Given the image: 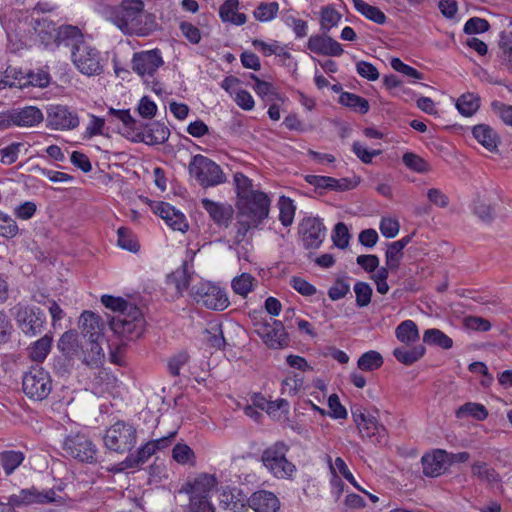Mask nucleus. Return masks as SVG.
I'll return each instance as SVG.
<instances>
[{
  "label": "nucleus",
  "instance_id": "obj_1",
  "mask_svg": "<svg viewBox=\"0 0 512 512\" xmlns=\"http://www.w3.org/2000/svg\"><path fill=\"white\" fill-rule=\"evenodd\" d=\"M106 18L126 35L149 36L158 28L156 16L144 10L142 0H122L109 6Z\"/></svg>",
  "mask_w": 512,
  "mask_h": 512
},
{
  "label": "nucleus",
  "instance_id": "obj_2",
  "mask_svg": "<svg viewBox=\"0 0 512 512\" xmlns=\"http://www.w3.org/2000/svg\"><path fill=\"white\" fill-rule=\"evenodd\" d=\"M289 450L284 441H277L262 452L263 465L278 479H291L296 472V466L286 458Z\"/></svg>",
  "mask_w": 512,
  "mask_h": 512
},
{
  "label": "nucleus",
  "instance_id": "obj_3",
  "mask_svg": "<svg viewBox=\"0 0 512 512\" xmlns=\"http://www.w3.org/2000/svg\"><path fill=\"white\" fill-rule=\"evenodd\" d=\"M103 440L110 451L120 454L130 452L137 443V430L131 423L118 420L106 429Z\"/></svg>",
  "mask_w": 512,
  "mask_h": 512
},
{
  "label": "nucleus",
  "instance_id": "obj_4",
  "mask_svg": "<svg viewBox=\"0 0 512 512\" xmlns=\"http://www.w3.org/2000/svg\"><path fill=\"white\" fill-rule=\"evenodd\" d=\"M189 294L197 304L214 311H223L230 304L225 289L206 280L193 284Z\"/></svg>",
  "mask_w": 512,
  "mask_h": 512
},
{
  "label": "nucleus",
  "instance_id": "obj_5",
  "mask_svg": "<svg viewBox=\"0 0 512 512\" xmlns=\"http://www.w3.org/2000/svg\"><path fill=\"white\" fill-rule=\"evenodd\" d=\"M217 485V479L212 474H201L189 484L190 495L187 512H215L210 502L211 492Z\"/></svg>",
  "mask_w": 512,
  "mask_h": 512
},
{
  "label": "nucleus",
  "instance_id": "obj_6",
  "mask_svg": "<svg viewBox=\"0 0 512 512\" xmlns=\"http://www.w3.org/2000/svg\"><path fill=\"white\" fill-rule=\"evenodd\" d=\"M52 378L50 373L40 365L30 367L22 378V390L31 400L42 401L52 391Z\"/></svg>",
  "mask_w": 512,
  "mask_h": 512
},
{
  "label": "nucleus",
  "instance_id": "obj_7",
  "mask_svg": "<svg viewBox=\"0 0 512 512\" xmlns=\"http://www.w3.org/2000/svg\"><path fill=\"white\" fill-rule=\"evenodd\" d=\"M189 174L204 188L217 186L226 181L221 167L210 158L195 155L188 166Z\"/></svg>",
  "mask_w": 512,
  "mask_h": 512
},
{
  "label": "nucleus",
  "instance_id": "obj_8",
  "mask_svg": "<svg viewBox=\"0 0 512 512\" xmlns=\"http://www.w3.org/2000/svg\"><path fill=\"white\" fill-rule=\"evenodd\" d=\"M10 311L25 336L35 337L43 332L46 315L39 307L18 303Z\"/></svg>",
  "mask_w": 512,
  "mask_h": 512
},
{
  "label": "nucleus",
  "instance_id": "obj_9",
  "mask_svg": "<svg viewBox=\"0 0 512 512\" xmlns=\"http://www.w3.org/2000/svg\"><path fill=\"white\" fill-rule=\"evenodd\" d=\"M145 327V320L140 309L130 307V310L122 314H117L110 320V328L114 333L127 340L139 338Z\"/></svg>",
  "mask_w": 512,
  "mask_h": 512
},
{
  "label": "nucleus",
  "instance_id": "obj_10",
  "mask_svg": "<svg viewBox=\"0 0 512 512\" xmlns=\"http://www.w3.org/2000/svg\"><path fill=\"white\" fill-rule=\"evenodd\" d=\"M270 204L269 196L262 191L256 190L238 200V217L253 218L262 223L269 215Z\"/></svg>",
  "mask_w": 512,
  "mask_h": 512
},
{
  "label": "nucleus",
  "instance_id": "obj_11",
  "mask_svg": "<svg viewBox=\"0 0 512 512\" xmlns=\"http://www.w3.org/2000/svg\"><path fill=\"white\" fill-rule=\"evenodd\" d=\"M65 454L82 463H95L97 448L84 434H70L63 442Z\"/></svg>",
  "mask_w": 512,
  "mask_h": 512
},
{
  "label": "nucleus",
  "instance_id": "obj_12",
  "mask_svg": "<svg viewBox=\"0 0 512 512\" xmlns=\"http://www.w3.org/2000/svg\"><path fill=\"white\" fill-rule=\"evenodd\" d=\"M72 61L82 74L93 76L103 72L100 52L86 41L72 50Z\"/></svg>",
  "mask_w": 512,
  "mask_h": 512
},
{
  "label": "nucleus",
  "instance_id": "obj_13",
  "mask_svg": "<svg viewBox=\"0 0 512 512\" xmlns=\"http://www.w3.org/2000/svg\"><path fill=\"white\" fill-rule=\"evenodd\" d=\"M131 63L132 70L145 80L154 77L164 60L161 50L155 48L134 53Z\"/></svg>",
  "mask_w": 512,
  "mask_h": 512
},
{
  "label": "nucleus",
  "instance_id": "obj_14",
  "mask_svg": "<svg viewBox=\"0 0 512 512\" xmlns=\"http://www.w3.org/2000/svg\"><path fill=\"white\" fill-rule=\"evenodd\" d=\"M80 120L76 111L65 105H51L47 108L46 126L52 130H73Z\"/></svg>",
  "mask_w": 512,
  "mask_h": 512
},
{
  "label": "nucleus",
  "instance_id": "obj_15",
  "mask_svg": "<svg viewBox=\"0 0 512 512\" xmlns=\"http://www.w3.org/2000/svg\"><path fill=\"white\" fill-rule=\"evenodd\" d=\"M351 414L362 438H375L379 441L385 436L386 430L378 422L376 417L367 413L366 409L360 405L351 407Z\"/></svg>",
  "mask_w": 512,
  "mask_h": 512
},
{
  "label": "nucleus",
  "instance_id": "obj_16",
  "mask_svg": "<svg viewBox=\"0 0 512 512\" xmlns=\"http://www.w3.org/2000/svg\"><path fill=\"white\" fill-rule=\"evenodd\" d=\"M255 333L270 348L278 349L288 344V337L281 321L257 322L254 324Z\"/></svg>",
  "mask_w": 512,
  "mask_h": 512
},
{
  "label": "nucleus",
  "instance_id": "obj_17",
  "mask_svg": "<svg viewBox=\"0 0 512 512\" xmlns=\"http://www.w3.org/2000/svg\"><path fill=\"white\" fill-rule=\"evenodd\" d=\"M170 136L169 129L159 121H154L149 124L139 122L137 130H135L131 141L143 142L147 145H158L165 143Z\"/></svg>",
  "mask_w": 512,
  "mask_h": 512
},
{
  "label": "nucleus",
  "instance_id": "obj_18",
  "mask_svg": "<svg viewBox=\"0 0 512 512\" xmlns=\"http://www.w3.org/2000/svg\"><path fill=\"white\" fill-rule=\"evenodd\" d=\"M299 232L302 235L303 246L306 249L318 248L326 235V227L317 217L304 218L300 224Z\"/></svg>",
  "mask_w": 512,
  "mask_h": 512
},
{
  "label": "nucleus",
  "instance_id": "obj_19",
  "mask_svg": "<svg viewBox=\"0 0 512 512\" xmlns=\"http://www.w3.org/2000/svg\"><path fill=\"white\" fill-rule=\"evenodd\" d=\"M220 507L228 512H244L248 509V497L237 487H225L219 494Z\"/></svg>",
  "mask_w": 512,
  "mask_h": 512
},
{
  "label": "nucleus",
  "instance_id": "obj_20",
  "mask_svg": "<svg viewBox=\"0 0 512 512\" xmlns=\"http://www.w3.org/2000/svg\"><path fill=\"white\" fill-rule=\"evenodd\" d=\"M155 214L159 215L168 226L173 230L185 232L188 229V223L183 213L176 210L166 202H158L153 207Z\"/></svg>",
  "mask_w": 512,
  "mask_h": 512
},
{
  "label": "nucleus",
  "instance_id": "obj_21",
  "mask_svg": "<svg viewBox=\"0 0 512 512\" xmlns=\"http://www.w3.org/2000/svg\"><path fill=\"white\" fill-rule=\"evenodd\" d=\"M248 508L255 512H278L280 500L271 491L257 490L248 497Z\"/></svg>",
  "mask_w": 512,
  "mask_h": 512
},
{
  "label": "nucleus",
  "instance_id": "obj_22",
  "mask_svg": "<svg viewBox=\"0 0 512 512\" xmlns=\"http://www.w3.org/2000/svg\"><path fill=\"white\" fill-rule=\"evenodd\" d=\"M307 47L310 51L326 55V56H341L343 54V48L340 43L335 39L326 35H312L307 43Z\"/></svg>",
  "mask_w": 512,
  "mask_h": 512
},
{
  "label": "nucleus",
  "instance_id": "obj_23",
  "mask_svg": "<svg viewBox=\"0 0 512 512\" xmlns=\"http://www.w3.org/2000/svg\"><path fill=\"white\" fill-rule=\"evenodd\" d=\"M82 339H103L104 323L92 311H84L79 318Z\"/></svg>",
  "mask_w": 512,
  "mask_h": 512
},
{
  "label": "nucleus",
  "instance_id": "obj_24",
  "mask_svg": "<svg viewBox=\"0 0 512 512\" xmlns=\"http://www.w3.org/2000/svg\"><path fill=\"white\" fill-rule=\"evenodd\" d=\"M448 452L437 449L431 454H425L421 458L423 473L427 477H437L447 468Z\"/></svg>",
  "mask_w": 512,
  "mask_h": 512
},
{
  "label": "nucleus",
  "instance_id": "obj_25",
  "mask_svg": "<svg viewBox=\"0 0 512 512\" xmlns=\"http://www.w3.org/2000/svg\"><path fill=\"white\" fill-rule=\"evenodd\" d=\"M193 274L189 270L188 261L184 260L180 267L166 276V285L174 287L175 296L181 297L187 291Z\"/></svg>",
  "mask_w": 512,
  "mask_h": 512
},
{
  "label": "nucleus",
  "instance_id": "obj_26",
  "mask_svg": "<svg viewBox=\"0 0 512 512\" xmlns=\"http://www.w3.org/2000/svg\"><path fill=\"white\" fill-rule=\"evenodd\" d=\"M201 204L218 226H229L234 213L231 205L214 202L208 198L202 199Z\"/></svg>",
  "mask_w": 512,
  "mask_h": 512
},
{
  "label": "nucleus",
  "instance_id": "obj_27",
  "mask_svg": "<svg viewBox=\"0 0 512 512\" xmlns=\"http://www.w3.org/2000/svg\"><path fill=\"white\" fill-rule=\"evenodd\" d=\"M102 339H81L80 357L82 362L90 367H98L104 358L101 347Z\"/></svg>",
  "mask_w": 512,
  "mask_h": 512
},
{
  "label": "nucleus",
  "instance_id": "obj_28",
  "mask_svg": "<svg viewBox=\"0 0 512 512\" xmlns=\"http://www.w3.org/2000/svg\"><path fill=\"white\" fill-rule=\"evenodd\" d=\"M13 126L34 127L44 120L42 111L35 106L12 109Z\"/></svg>",
  "mask_w": 512,
  "mask_h": 512
},
{
  "label": "nucleus",
  "instance_id": "obj_29",
  "mask_svg": "<svg viewBox=\"0 0 512 512\" xmlns=\"http://www.w3.org/2000/svg\"><path fill=\"white\" fill-rule=\"evenodd\" d=\"M54 41L57 46H71L75 50L78 45L85 42L81 30L74 25H61L57 28V33L54 36Z\"/></svg>",
  "mask_w": 512,
  "mask_h": 512
},
{
  "label": "nucleus",
  "instance_id": "obj_30",
  "mask_svg": "<svg viewBox=\"0 0 512 512\" xmlns=\"http://www.w3.org/2000/svg\"><path fill=\"white\" fill-rule=\"evenodd\" d=\"M239 5V0H226L219 8V16L222 22L237 26L245 24L247 16L238 12Z\"/></svg>",
  "mask_w": 512,
  "mask_h": 512
},
{
  "label": "nucleus",
  "instance_id": "obj_31",
  "mask_svg": "<svg viewBox=\"0 0 512 512\" xmlns=\"http://www.w3.org/2000/svg\"><path fill=\"white\" fill-rule=\"evenodd\" d=\"M108 115L113 119H117L122 123V134L129 140H131L135 130L139 126L138 120H136L130 113L129 109H115L109 108Z\"/></svg>",
  "mask_w": 512,
  "mask_h": 512
},
{
  "label": "nucleus",
  "instance_id": "obj_32",
  "mask_svg": "<svg viewBox=\"0 0 512 512\" xmlns=\"http://www.w3.org/2000/svg\"><path fill=\"white\" fill-rule=\"evenodd\" d=\"M412 239V235H407L400 240L394 241L388 245V249L386 251V265L391 270H397L401 258L403 256V249L410 243Z\"/></svg>",
  "mask_w": 512,
  "mask_h": 512
},
{
  "label": "nucleus",
  "instance_id": "obj_33",
  "mask_svg": "<svg viewBox=\"0 0 512 512\" xmlns=\"http://www.w3.org/2000/svg\"><path fill=\"white\" fill-rule=\"evenodd\" d=\"M474 138L487 150L494 151L497 148L498 136L496 132L486 124H479L473 127Z\"/></svg>",
  "mask_w": 512,
  "mask_h": 512
},
{
  "label": "nucleus",
  "instance_id": "obj_34",
  "mask_svg": "<svg viewBox=\"0 0 512 512\" xmlns=\"http://www.w3.org/2000/svg\"><path fill=\"white\" fill-rule=\"evenodd\" d=\"M425 351V347L422 344H418L410 349L406 347H396L392 354L398 362L410 366L420 360L424 356Z\"/></svg>",
  "mask_w": 512,
  "mask_h": 512
},
{
  "label": "nucleus",
  "instance_id": "obj_35",
  "mask_svg": "<svg viewBox=\"0 0 512 512\" xmlns=\"http://www.w3.org/2000/svg\"><path fill=\"white\" fill-rule=\"evenodd\" d=\"M59 350L67 357H80L81 341L75 331H66L58 341Z\"/></svg>",
  "mask_w": 512,
  "mask_h": 512
},
{
  "label": "nucleus",
  "instance_id": "obj_36",
  "mask_svg": "<svg viewBox=\"0 0 512 512\" xmlns=\"http://www.w3.org/2000/svg\"><path fill=\"white\" fill-rule=\"evenodd\" d=\"M395 336L406 345H413L420 339L418 327L412 320L401 322L395 329Z\"/></svg>",
  "mask_w": 512,
  "mask_h": 512
},
{
  "label": "nucleus",
  "instance_id": "obj_37",
  "mask_svg": "<svg viewBox=\"0 0 512 512\" xmlns=\"http://www.w3.org/2000/svg\"><path fill=\"white\" fill-rule=\"evenodd\" d=\"M25 460V454L19 450H5L0 452V465L5 475H11Z\"/></svg>",
  "mask_w": 512,
  "mask_h": 512
},
{
  "label": "nucleus",
  "instance_id": "obj_38",
  "mask_svg": "<svg viewBox=\"0 0 512 512\" xmlns=\"http://www.w3.org/2000/svg\"><path fill=\"white\" fill-rule=\"evenodd\" d=\"M339 103L360 114H366L370 109L367 99L350 92H341Z\"/></svg>",
  "mask_w": 512,
  "mask_h": 512
},
{
  "label": "nucleus",
  "instance_id": "obj_39",
  "mask_svg": "<svg viewBox=\"0 0 512 512\" xmlns=\"http://www.w3.org/2000/svg\"><path fill=\"white\" fill-rule=\"evenodd\" d=\"M354 8L363 16L376 24L383 25L387 17L378 7L372 6L364 0H353Z\"/></svg>",
  "mask_w": 512,
  "mask_h": 512
},
{
  "label": "nucleus",
  "instance_id": "obj_40",
  "mask_svg": "<svg viewBox=\"0 0 512 512\" xmlns=\"http://www.w3.org/2000/svg\"><path fill=\"white\" fill-rule=\"evenodd\" d=\"M455 414L458 419L471 416L478 421H483L488 417V410L483 404L467 402L461 405Z\"/></svg>",
  "mask_w": 512,
  "mask_h": 512
},
{
  "label": "nucleus",
  "instance_id": "obj_41",
  "mask_svg": "<svg viewBox=\"0 0 512 512\" xmlns=\"http://www.w3.org/2000/svg\"><path fill=\"white\" fill-rule=\"evenodd\" d=\"M31 504H38L37 488L35 486L21 489L19 493L12 494L8 497V505L11 507H21Z\"/></svg>",
  "mask_w": 512,
  "mask_h": 512
},
{
  "label": "nucleus",
  "instance_id": "obj_42",
  "mask_svg": "<svg viewBox=\"0 0 512 512\" xmlns=\"http://www.w3.org/2000/svg\"><path fill=\"white\" fill-rule=\"evenodd\" d=\"M52 346V336L45 334L29 347V356L33 361L42 362L49 354Z\"/></svg>",
  "mask_w": 512,
  "mask_h": 512
},
{
  "label": "nucleus",
  "instance_id": "obj_43",
  "mask_svg": "<svg viewBox=\"0 0 512 512\" xmlns=\"http://www.w3.org/2000/svg\"><path fill=\"white\" fill-rule=\"evenodd\" d=\"M480 107V98L473 93L461 95L457 102L456 108L460 114L470 117L477 112Z\"/></svg>",
  "mask_w": 512,
  "mask_h": 512
},
{
  "label": "nucleus",
  "instance_id": "obj_44",
  "mask_svg": "<svg viewBox=\"0 0 512 512\" xmlns=\"http://www.w3.org/2000/svg\"><path fill=\"white\" fill-rule=\"evenodd\" d=\"M423 341L429 345L438 346L448 350L453 346V340L439 329H427L423 335Z\"/></svg>",
  "mask_w": 512,
  "mask_h": 512
},
{
  "label": "nucleus",
  "instance_id": "obj_45",
  "mask_svg": "<svg viewBox=\"0 0 512 512\" xmlns=\"http://www.w3.org/2000/svg\"><path fill=\"white\" fill-rule=\"evenodd\" d=\"M250 77L255 81L253 89L256 94L263 100L273 101L275 99L282 100L280 94L272 83L259 79L256 75L251 74Z\"/></svg>",
  "mask_w": 512,
  "mask_h": 512
},
{
  "label": "nucleus",
  "instance_id": "obj_46",
  "mask_svg": "<svg viewBox=\"0 0 512 512\" xmlns=\"http://www.w3.org/2000/svg\"><path fill=\"white\" fill-rule=\"evenodd\" d=\"M383 363L382 355L375 350H370L359 357L357 366L362 371H374L379 369Z\"/></svg>",
  "mask_w": 512,
  "mask_h": 512
},
{
  "label": "nucleus",
  "instance_id": "obj_47",
  "mask_svg": "<svg viewBox=\"0 0 512 512\" xmlns=\"http://www.w3.org/2000/svg\"><path fill=\"white\" fill-rule=\"evenodd\" d=\"M279 12L278 2H261L253 11V16L257 21L269 22L277 17Z\"/></svg>",
  "mask_w": 512,
  "mask_h": 512
},
{
  "label": "nucleus",
  "instance_id": "obj_48",
  "mask_svg": "<svg viewBox=\"0 0 512 512\" xmlns=\"http://www.w3.org/2000/svg\"><path fill=\"white\" fill-rule=\"evenodd\" d=\"M471 473L481 481L495 483L500 481V476L496 470L485 462H475L471 467Z\"/></svg>",
  "mask_w": 512,
  "mask_h": 512
},
{
  "label": "nucleus",
  "instance_id": "obj_49",
  "mask_svg": "<svg viewBox=\"0 0 512 512\" xmlns=\"http://www.w3.org/2000/svg\"><path fill=\"white\" fill-rule=\"evenodd\" d=\"M279 220L283 226L288 227L293 223L296 207L293 201L286 196H281L279 201Z\"/></svg>",
  "mask_w": 512,
  "mask_h": 512
},
{
  "label": "nucleus",
  "instance_id": "obj_50",
  "mask_svg": "<svg viewBox=\"0 0 512 512\" xmlns=\"http://www.w3.org/2000/svg\"><path fill=\"white\" fill-rule=\"evenodd\" d=\"M255 281L251 274L242 273L232 280L231 287L236 294L246 297L252 291Z\"/></svg>",
  "mask_w": 512,
  "mask_h": 512
},
{
  "label": "nucleus",
  "instance_id": "obj_51",
  "mask_svg": "<svg viewBox=\"0 0 512 512\" xmlns=\"http://www.w3.org/2000/svg\"><path fill=\"white\" fill-rule=\"evenodd\" d=\"M172 458L181 465H194L195 453L184 443H177L172 449Z\"/></svg>",
  "mask_w": 512,
  "mask_h": 512
},
{
  "label": "nucleus",
  "instance_id": "obj_52",
  "mask_svg": "<svg viewBox=\"0 0 512 512\" xmlns=\"http://www.w3.org/2000/svg\"><path fill=\"white\" fill-rule=\"evenodd\" d=\"M402 162L407 168L417 173H427L430 171L429 163L413 152L404 153Z\"/></svg>",
  "mask_w": 512,
  "mask_h": 512
},
{
  "label": "nucleus",
  "instance_id": "obj_53",
  "mask_svg": "<svg viewBox=\"0 0 512 512\" xmlns=\"http://www.w3.org/2000/svg\"><path fill=\"white\" fill-rule=\"evenodd\" d=\"M353 290L356 296L357 307L364 308L371 303L373 290L367 282L357 281L354 284Z\"/></svg>",
  "mask_w": 512,
  "mask_h": 512
},
{
  "label": "nucleus",
  "instance_id": "obj_54",
  "mask_svg": "<svg viewBox=\"0 0 512 512\" xmlns=\"http://www.w3.org/2000/svg\"><path fill=\"white\" fill-rule=\"evenodd\" d=\"M50 83V76L45 71H39L37 73H28L27 76H21L20 88L23 89L27 86H35L45 88Z\"/></svg>",
  "mask_w": 512,
  "mask_h": 512
},
{
  "label": "nucleus",
  "instance_id": "obj_55",
  "mask_svg": "<svg viewBox=\"0 0 512 512\" xmlns=\"http://www.w3.org/2000/svg\"><path fill=\"white\" fill-rule=\"evenodd\" d=\"M252 45L264 53L266 56H270L275 54L276 56L283 58H290L291 54L287 52L283 47H280L277 41H272L271 43H266L259 39H254L252 41Z\"/></svg>",
  "mask_w": 512,
  "mask_h": 512
},
{
  "label": "nucleus",
  "instance_id": "obj_56",
  "mask_svg": "<svg viewBox=\"0 0 512 512\" xmlns=\"http://www.w3.org/2000/svg\"><path fill=\"white\" fill-rule=\"evenodd\" d=\"M117 236V243L121 248L134 253H136L139 250L140 246L137 242L135 235L132 233L130 229L126 227L118 228Z\"/></svg>",
  "mask_w": 512,
  "mask_h": 512
},
{
  "label": "nucleus",
  "instance_id": "obj_57",
  "mask_svg": "<svg viewBox=\"0 0 512 512\" xmlns=\"http://www.w3.org/2000/svg\"><path fill=\"white\" fill-rule=\"evenodd\" d=\"M341 14L331 5L321 9V30L328 32L332 27L337 26L341 20Z\"/></svg>",
  "mask_w": 512,
  "mask_h": 512
},
{
  "label": "nucleus",
  "instance_id": "obj_58",
  "mask_svg": "<svg viewBox=\"0 0 512 512\" xmlns=\"http://www.w3.org/2000/svg\"><path fill=\"white\" fill-rule=\"evenodd\" d=\"M101 302L106 308L114 312H118V314L129 311L130 307H135V305L129 303L125 299L111 295H103L101 297Z\"/></svg>",
  "mask_w": 512,
  "mask_h": 512
},
{
  "label": "nucleus",
  "instance_id": "obj_59",
  "mask_svg": "<svg viewBox=\"0 0 512 512\" xmlns=\"http://www.w3.org/2000/svg\"><path fill=\"white\" fill-rule=\"evenodd\" d=\"M260 224H261V222L255 220L253 218L238 217V220L236 223L237 231H236V235H235V242L237 244L243 242L247 236V233L251 229L257 228Z\"/></svg>",
  "mask_w": 512,
  "mask_h": 512
},
{
  "label": "nucleus",
  "instance_id": "obj_60",
  "mask_svg": "<svg viewBox=\"0 0 512 512\" xmlns=\"http://www.w3.org/2000/svg\"><path fill=\"white\" fill-rule=\"evenodd\" d=\"M155 453L156 450L153 444L150 441H148L147 443L139 447L135 453H130L128 456L131 458L134 466L136 468H139Z\"/></svg>",
  "mask_w": 512,
  "mask_h": 512
},
{
  "label": "nucleus",
  "instance_id": "obj_61",
  "mask_svg": "<svg viewBox=\"0 0 512 512\" xmlns=\"http://www.w3.org/2000/svg\"><path fill=\"white\" fill-rule=\"evenodd\" d=\"M332 241L334 245L340 249H345L350 240L348 227L343 222H338L332 232Z\"/></svg>",
  "mask_w": 512,
  "mask_h": 512
},
{
  "label": "nucleus",
  "instance_id": "obj_62",
  "mask_svg": "<svg viewBox=\"0 0 512 512\" xmlns=\"http://www.w3.org/2000/svg\"><path fill=\"white\" fill-rule=\"evenodd\" d=\"M234 183L239 200L256 191L253 189L252 181L241 172L234 174Z\"/></svg>",
  "mask_w": 512,
  "mask_h": 512
},
{
  "label": "nucleus",
  "instance_id": "obj_63",
  "mask_svg": "<svg viewBox=\"0 0 512 512\" xmlns=\"http://www.w3.org/2000/svg\"><path fill=\"white\" fill-rule=\"evenodd\" d=\"M21 76H24L21 71H17L15 68L8 67L5 72L0 75V90L6 89L7 87L20 88Z\"/></svg>",
  "mask_w": 512,
  "mask_h": 512
},
{
  "label": "nucleus",
  "instance_id": "obj_64",
  "mask_svg": "<svg viewBox=\"0 0 512 512\" xmlns=\"http://www.w3.org/2000/svg\"><path fill=\"white\" fill-rule=\"evenodd\" d=\"M19 228L14 219L0 211V236L13 238L18 234Z\"/></svg>",
  "mask_w": 512,
  "mask_h": 512
}]
</instances>
